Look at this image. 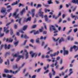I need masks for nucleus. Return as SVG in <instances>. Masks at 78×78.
I'll return each instance as SVG.
<instances>
[{
	"instance_id": "9b49d317",
	"label": "nucleus",
	"mask_w": 78,
	"mask_h": 78,
	"mask_svg": "<svg viewBox=\"0 0 78 78\" xmlns=\"http://www.w3.org/2000/svg\"><path fill=\"white\" fill-rule=\"evenodd\" d=\"M21 38H24V39H28V38H29V37L25 34L24 35H23V34H22L21 36Z\"/></svg>"
},
{
	"instance_id": "5fc2aeb1",
	"label": "nucleus",
	"mask_w": 78,
	"mask_h": 78,
	"mask_svg": "<svg viewBox=\"0 0 78 78\" xmlns=\"http://www.w3.org/2000/svg\"><path fill=\"white\" fill-rule=\"evenodd\" d=\"M77 31L78 29L77 28L75 29L74 30V33H76V32Z\"/></svg>"
},
{
	"instance_id": "774afa93",
	"label": "nucleus",
	"mask_w": 78,
	"mask_h": 78,
	"mask_svg": "<svg viewBox=\"0 0 78 78\" xmlns=\"http://www.w3.org/2000/svg\"><path fill=\"white\" fill-rule=\"evenodd\" d=\"M67 20L68 21H70L71 20V19H70V17H68L67 19Z\"/></svg>"
},
{
	"instance_id": "423d86ee",
	"label": "nucleus",
	"mask_w": 78,
	"mask_h": 78,
	"mask_svg": "<svg viewBox=\"0 0 78 78\" xmlns=\"http://www.w3.org/2000/svg\"><path fill=\"white\" fill-rule=\"evenodd\" d=\"M14 37V35H13L12 36V38H9V39L7 38L6 40L7 42H12L13 41V38Z\"/></svg>"
},
{
	"instance_id": "a878e982",
	"label": "nucleus",
	"mask_w": 78,
	"mask_h": 78,
	"mask_svg": "<svg viewBox=\"0 0 78 78\" xmlns=\"http://www.w3.org/2000/svg\"><path fill=\"white\" fill-rule=\"evenodd\" d=\"M72 2L76 4L77 3V5H78V0H72Z\"/></svg>"
},
{
	"instance_id": "69168bd1",
	"label": "nucleus",
	"mask_w": 78,
	"mask_h": 78,
	"mask_svg": "<svg viewBox=\"0 0 78 78\" xmlns=\"http://www.w3.org/2000/svg\"><path fill=\"white\" fill-rule=\"evenodd\" d=\"M30 42H32V43H34V40L33 39H32L30 40Z\"/></svg>"
},
{
	"instance_id": "cd10ccee",
	"label": "nucleus",
	"mask_w": 78,
	"mask_h": 78,
	"mask_svg": "<svg viewBox=\"0 0 78 78\" xmlns=\"http://www.w3.org/2000/svg\"><path fill=\"white\" fill-rule=\"evenodd\" d=\"M48 3L49 5H50V4H53V3L51 0H49L48 1Z\"/></svg>"
},
{
	"instance_id": "dca6fc26",
	"label": "nucleus",
	"mask_w": 78,
	"mask_h": 78,
	"mask_svg": "<svg viewBox=\"0 0 78 78\" xmlns=\"http://www.w3.org/2000/svg\"><path fill=\"white\" fill-rule=\"evenodd\" d=\"M4 32H5L6 33H9V30L8 29V28H6L5 27H4Z\"/></svg>"
},
{
	"instance_id": "58836bf2",
	"label": "nucleus",
	"mask_w": 78,
	"mask_h": 78,
	"mask_svg": "<svg viewBox=\"0 0 78 78\" xmlns=\"http://www.w3.org/2000/svg\"><path fill=\"white\" fill-rule=\"evenodd\" d=\"M43 6H44L45 7H46V8H47L49 6V5H47V4H45L44 3H43Z\"/></svg>"
},
{
	"instance_id": "f257e3e1",
	"label": "nucleus",
	"mask_w": 78,
	"mask_h": 78,
	"mask_svg": "<svg viewBox=\"0 0 78 78\" xmlns=\"http://www.w3.org/2000/svg\"><path fill=\"white\" fill-rule=\"evenodd\" d=\"M5 47V49H9L10 48V44H9L8 46L7 47V45L6 44H5V45L3 44H2L1 45V47L0 48V51L2 50V48L4 46ZM2 53L0 52V55H2Z\"/></svg>"
},
{
	"instance_id": "8fccbe9b",
	"label": "nucleus",
	"mask_w": 78,
	"mask_h": 78,
	"mask_svg": "<svg viewBox=\"0 0 78 78\" xmlns=\"http://www.w3.org/2000/svg\"><path fill=\"white\" fill-rule=\"evenodd\" d=\"M4 36V34H1V32L0 31V37H2Z\"/></svg>"
},
{
	"instance_id": "412c9836",
	"label": "nucleus",
	"mask_w": 78,
	"mask_h": 78,
	"mask_svg": "<svg viewBox=\"0 0 78 78\" xmlns=\"http://www.w3.org/2000/svg\"><path fill=\"white\" fill-rule=\"evenodd\" d=\"M42 69L41 68H39L34 70L35 72H37V73H39L41 72V70Z\"/></svg>"
},
{
	"instance_id": "b1692460",
	"label": "nucleus",
	"mask_w": 78,
	"mask_h": 78,
	"mask_svg": "<svg viewBox=\"0 0 78 78\" xmlns=\"http://www.w3.org/2000/svg\"><path fill=\"white\" fill-rule=\"evenodd\" d=\"M31 17H30L27 18L26 20H25L24 21L27 22H28V21H31Z\"/></svg>"
},
{
	"instance_id": "4be33fe9",
	"label": "nucleus",
	"mask_w": 78,
	"mask_h": 78,
	"mask_svg": "<svg viewBox=\"0 0 78 78\" xmlns=\"http://www.w3.org/2000/svg\"><path fill=\"white\" fill-rule=\"evenodd\" d=\"M6 9L5 8H2L1 11L2 13H5L6 12Z\"/></svg>"
},
{
	"instance_id": "e433bc0d",
	"label": "nucleus",
	"mask_w": 78,
	"mask_h": 78,
	"mask_svg": "<svg viewBox=\"0 0 78 78\" xmlns=\"http://www.w3.org/2000/svg\"><path fill=\"white\" fill-rule=\"evenodd\" d=\"M10 31H10V34L11 35H12L13 34V31H12V30L11 28H10Z\"/></svg>"
},
{
	"instance_id": "79ce46f5",
	"label": "nucleus",
	"mask_w": 78,
	"mask_h": 78,
	"mask_svg": "<svg viewBox=\"0 0 78 78\" xmlns=\"http://www.w3.org/2000/svg\"><path fill=\"white\" fill-rule=\"evenodd\" d=\"M36 42L39 44V38H37L36 40Z\"/></svg>"
},
{
	"instance_id": "680f3d73",
	"label": "nucleus",
	"mask_w": 78,
	"mask_h": 78,
	"mask_svg": "<svg viewBox=\"0 0 78 78\" xmlns=\"http://www.w3.org/2000/svg\"><path fill=\"white\" fill-rule=\"evenodd\" d=\"M45 58H50V56L48 55H46L45 56Z\"/></svg>"
},
{
	"instance_id": "f03ea898",
	"label": "nucleus",
	"mask_w": 78,
	"mask_h": 78,
	"mask_svg": "<svg viewBox=\"0 0 78 78\" xmlns=\"http://www.w3.org/2000/svg\"><path fill=\"white\" fill-rule=\"evenodd\" d=\"M30 55H31V58H36V56H37V53H34L33 51H31L30 52Z\"/></svg>"
},
{
	"instance_id": "72a5a7b5",
	"label": "nucleus",
	"mask_w": 78,
	"mask_h": 78,
	"mask_svg": "<svg viewBox=\"0 0 78 78\" xmlns=\"http://www.w3.org/2000/svg\"><path fill=\"white\" fill-rule=\"evenodd\" d=\"M13 69H17V65L16 64L13 66Z\"/></svg>"
},
{
	"instance_id": "49530a36",
	"label": "nucleus",
	"mask_w": 78,
	"mask_h": 78,
	"mask_svg": "<svg viewBox=\"0 0 78 78\" xmlns=\"http://www.w3.org/2000/svg\"><path fill=\"white\" fill-rule=\"evenodd\" d=\"M49 75L50 78H52V74H51V73H49Z\"/></svg>"
},
{
	"instance_id": "a18cd8bd",
	"label": "nucleus",
	"mask_w": 78,
	"mask_h": 78,
	"mask_svg": "<svg viewBox=\"0 0 78 78\" xmlns=\"http://www.w3.org/2000/svg\"><path fill=\"white\" fill-rule=\"evenodd\" d=\"M13 57H17V56H18V55H17V54H12V55Z\"/></svg>"
},
{
	"instance_id": "4c0bfd02",
	"label": "nucleus",
	"mask_w": 78,
	"mask_h": 78,
	"mask_svg": "<svg viewBox=\"0 0 78 78\" xmlns=\"http://www.w3.org/2000/svg\"><path fill=\"white\" fill-rule=\"evenodd\" d=\"M65 75V73H64L63 72H62L61 74V73L59 74V76H61L62 75L63 76H64Z\"/></svg>"
},
{
	"instance_id": "6ab92c4d",
	"label": "nucleus",
	"mask_w": 78,
	"mask_h": 78,
	"mask_svg": "<svg viewBox=\"0 0 78 78\" xmlns=\"http://www.w3.org/2000/svg\"><path fill=\"white\" fill-rule=\"evenodd\" d=\"M18 57L19 58H17L16 60L17 62L19 61V60H20V58H23V55H18Z\"/></svg>"
},
{
	"instance_id": "338daca9",
	"label": "nucleus",
	"mask_w": 78,
	"mask_h": 78,
	"mask_svg": "<svg viewBox=\"0 0 78 78\" xmlns=\"http://www.w3.org/2000/svg\"><path fill=\"white\" fill-rule=\"evenodd\" d=\"M60 64H62V59H61L60 60Z\"/></svg>"
},
{
	"instance_id": "a211bd4d",
	"label": "nucleus",
	"mask_w": 78,
	"mask_h": 78,
	"mask_svg": "<svg viewBox=\"0 0 78 78\" xmlns=\"http://www.w3.org/2000/svg\"><path fill=\"white\" fill-rule=\"evenodd\" d=\"M52 29L53 30H54V33H58V30H56V28L54 27V26L52 25Z\"/></svg>"
},
{
	"instance_id": "4468645a",
	"label": "nucleus",
	"mask_w": 78,
	"mask_h": 78,
	"mask_svg": "<svg viewBox=\"0 0 78 78\" xmlns=\"http://www.w3.org/2000/svg\"><path fill=\"white\" fill-rule=\"evenodd\" d=\"M3 77H7L8 78H12V76H10L9 75V74H6L5 75V74H4L3 75Z\"/></svg>"
},
{
	"instance_id": "de8ad7c7",
	"label": "nucleus",
	"mask_w": 78,
	"mask_h": 78,
	"mask_svg": "<svg viewBox=\"0 0 78 78\" xmlns=\"http://www.w3.org/2000/svg\"><path fill=\"white\" fill-rule=\"evenodd\" d=\"M49 72H50V71H49L48 70H47L44 72V74H45V73H48Z\"/></svg>"
},
{
	"instance_id": "864d4df0",
	"label": "nucleus",
	"mask_w": 78,
	"mask_h": 78,
	"mask_svg": "<svg viewBox=\"0 0 78 78\" xmlns=\"http://www.w3.org/2000/svg\"><path fill=\"white\" fill-rule=\"evenodd\" d=\"M12 10V8H10V9H8L7 10V12H10V11Z\"/></svg>"
},
{
	"instance_id": "2eb2a0df",
	"label": "nucleus",
	"mask_w": 78,
	"mask_h": 78,
	"mask_svg": "<svg viewBox=\"0 0 78 78\" xmlns=\"http://www.w3.org/2000/svg\"><path fill=\"white\" fill-rule=\"evenodd\" d=\"M55 63L54 64V65L55 66V68L56 69H58V67H59V65H57L58 64V61L57 60L55 61Z\"/></svg>"
},
{
	"instance_id": "9d476101",
	"label": "nucleus",
	"mask_w": 78,
	"mask_h": 78,
	"mask_svg": "<svg viewBox=\"0 0 78 78\" xmlns=\"http://www.w3.org/2000/svg\"><path fill=\"white\" fill-rule=\"evenodd\" d=\"M44 17L45 18V19L46 22H47L48 23H49V22H51V20H48L47 15H45L44 16Z\"/></svg>"
},
{
	"instance_id": "aec40b11",
	"label": "nucleus",
	"mask_w": 78,
	"mask_h": 78,
	"mask_svg": "<svg viewBox=\"0 0 78 78\" xmlns=\"http://www.w3.org/2000/svg\"><path fill=\"white\" fill-rule=\"evenodd\" d=\"M27 28H28V26H24L23 27L22 30H23V31H25V30H26L27 29Z\"/></svg>"
},
{
	"instance_id": "6e6d98bb",
	"label": "nucleus",
	"mask_w": 78,
	"mask_h": 78,
	"mask_svg": "<svg viewBox=\"0 0 78 78\" xmlns=\"http://www.w3.org/2000/svg\"><path fill=\"white\" fill-rule=\"evenodd\" d=\"M27 42V40H25L23 44V45H25L26 44V43Z\"/></svg>"
},
{
	"instance_id": "393cba45",
	"label": "nucleus",
	"mask_w": 78,
	"mask_h": 78,
	"mask_svg": "<svg viewBox=\"0 0 78 78\" xmlns=\"http://www.w3.org/2000/svg\"><path fill=\"white\" fill-rule=\"evenodd\" d=\"M65 41L64 40V39L63 37H62L60 40L58 42L59 43H61V42H63Z\"/></svg>"
},
{
	"instance_id": "0eeeda50",
	"label": "nucleus",
	"mask_w": 78,
	"mask_h": 78,
	"mask_svg": "<svg viewBox=\"0 0 78 78\" xmlns=\"http://www.w3.org/2000/svg\"><path fill=\"white\" fill-rule=\"evenodd\" d=\"M74 48L75 50V51H76V50H78V48L76 46L74 45L73 46V47H71L70 50V51H72V49Z\"/></svg>"
},
{
	"instance_id": "603ef678",
	"label": "nucleus",
	"mask_w": 78,
	"mask_h": 78,
	"mask_svg": "<svg viewBox=\"0 0 78 78\" xmlns=\"http://www.w3.org/2000/svg\"><path fill=\"white\" fill-rule=\"evenodd\" d=\"M36 27H37V25H34L32 26V28H36Z\"/></svg>"
},
{
	"instance_id": "c85d7f7f",
	"label": "nucleus",
	"mask_w": 78,
	"mask_h": 78,
	"mask_svg": "<svg viewBox=\"0 0 78 78\" xmlns=\"http://www.w3.org/2000/svg\"><path fill=\"white\" fill-rule=\"evenodd\" d=\"M69 72H70L69 74V75H70L71 74H72V73H73V71H72V69H70L69 70Z\"/></svg>"
},
{
	"instance_id": "13d9d810",
	"label": "nucleus",
	"mask_w": 78,
	"mask_h": 78,
	"mask_svg": "<svg viewBox=\"0 0 78 78\" xmlns=\"http://www.w3.org/2000/svg\"><path fill=\"white\" fill-rule=\"evenodd\" d=\"M55 2H56V4H59V1L57 0H55Z\"/></svg>"
},
{
	"instance_id": "6e6552de",
	"label": "nucleus",
	"mask_w": 78,
	"mask_h": 78,
	"mask_svg": "<svg viewBox=\"0 0 78 78\" xmlns=\"http://www.w3.org/2000/svg\"><path fill=\"white\" fill-rule=\"evenodd\" d=\"M63 50L64 55V56H65V55H69V51H68V50H66L65 48H63Z\"/></svg>"
},
{
	"instance_id": "f8f14e48",
	"label": "nucleus",
	"mask_w": 78,
	"mask_h": 78,
	"mask_svg": "<svg viewBox=\"0 0 78 78\" xmlns=\"http://www.w3.org/2000/svg\"><path fill=\"white\" fill-rule=\"evenodd\" d=\"M24 52L26 53L25 54V58L26 59H27L28 58H29V55H28V52H27V50H25L24 51Z\"/></svg>"
},
{
	"instance_id": "052dcab7",
	"label": "nucleus",
	"mask_w": 78,
	"mask_h": 78,
	"mask_svg": "<svg viewBox=\"0 0 78 78\" xmlns=\"http://www.w3.org/2000/svg\"><path fill=\"white\" fill-rule=\"evenodd\" d=\"M2 62H3V60L1 59V57H0V64H2Z\"/></svg>"
},
{
	"instance_id": "e2e57ef3",
	"label": "nucleus",
	"mask_w": 78,
	"mask_h": 78,
	"mask_svg": "<svg viewBox=\"0 0 78 78\" xmlns=\"http://www.w3.org/2000/svg\"><path fill=\"white\" fill-rule=\"evenodd\" d=\"M54 65H55L54 63H52V64L51 65V67H54Z\"/></svg>"
},
{
	"instance_id": "20e7f679",
	"label": "nucleus",
	"mask_w": 78,
	"mask_h": 78,
	"mask_svg": "<svg viewBox=\"0 0 78 78\" xmlns=\"http://www.w3.org/2000/svg\"><path fill=\"white\" fill-rule=\"evenodd\" d=\"M59 53V52L58 51L57 52L54 53L53 54H51L50 56L51 57H55V56H56V55H58Z\"/></svg>"
},
{
	"instance_id": "ddd939ff",
	"label": "nucleus",
	"mask_w": 78,
	"mask_h": 78,
	"mask_svg": "<svg viewBox=\"0 0 78 78\" xmlns=\"http://www.w3.org/2000/svg\"><path fill=\"white\" fill-rule=\"evenodd\" d=\"M34 33V34L36 35V34H39V32L38 31H36L35 30H33L30 32V33Z\"/></svg>"
},
{
	"instance_id": "bf43d9fd",
	"label": "nucleus",
	"mask_w": 78,
	"mask_h": 78,
	"mask_svg": "<svg viewBox=\"0 0 78 78\" xmlns=\"http://www.w3.org/2000/svg\"><path fill=\"white\" fill-rule=\"evenodd\" d=\"M25 63H23L21 66V67H23V66H25Z\"/></svg>"
},
{
	"instance_id": "7ed1b4c3",
	"label": "nucleus",
	"mask_w": 78,
	"mask_h": 78,
	"mask_svg": "<svg viewBox=\"0 0 78 78\" xmlns=\"http://www.w3.org/2000/svg\"><path fill=\"white\" fill-rule=\"evenodd\" d=\"M42 9H39V11L38 12V14L40 17H41L42 18H43L44 17V15L43 14H44V12H42Z\"/></svg>"
},
{
	"instance_id": "a19ab883",
	"label": "nucleus",
	"mask_w": 78,
	"mask_h": 78,
	"mask_svg": "<svg viewBox=\"0 0 78 78\" xmlns=\"http://www.w3.org/2000/svg\"><path fill=\"white\" fill-rule=\"evenodd\" d=\"M52 75H55V71L53 69H52Z\"/></svg>"
},
{
	"instance_id": "5701e85b",
	"label": "nucleus",
	"mask_w": 78,
	"mask_h": 78,
	"mask_svg": "<svg viewBox=\"0 0 78 78\" xmlns=\"http://www.w3.org/2000/svg\"><path fill=\"white\" fill-rule=\"evenodd\" d=\"M19 41H16L14 43V44L15 46V47H16L19 44Z\"/></svg>"
},
{
	"instance_id": "2f4dec72",
	"label": "nucleus",
	"mask_w": 78,
	"mask_h": 78,
	"mask_svg": "<svg viewBox=\"0 0 78 78\" xmlns=\"http://www.w3.org/2000/svg\"><path fill=\"white\" fill-rule=\"evenodd\" d=\"M17 3H18V2L16 1V2H14L12 4H11V5L12 6H14V5H16L17 4Z\"/></svg>"
},
{
	"instance_id": "f704fd0d",
	"label": "nucleus",
	"mask_w": 78,
	"mask_h": 78,
	"mask_svg": "<svg viewBox=\"0 0 78 78\" xmlns=\"http://www.w3.org/2000/svg\"><path fill=\"white\" fill-rule=\"evenodd\" d=\"M48 67H49V65H48L47 67H44V69L46 70L47 69H48Z\"/></svg>"
},
{
	"instance_id": "473e14b6",
	"label": "nucleus",
	"mask_w": 78,
	"mask_h": 78,
	"mask_svg": "<svg viewBox=\"0 0 78 78\" xmlns=\"http://www.w3.org/2000/svg\"><path fill=\"white\" fill-rule=\"evenodd\" d=\"M44 11L45 13L47 12H50V10H49V9L48 10L47 9H45Z\"/></svg>"
},
{
	"instance_id": "4d7b16f0",
	"label": "nucleus",
	"mask_w": 78,
	"mask_h": 78,
	"mask_svg": "<svg viewBox=\"0 0 78 78\" xmlns=\"http://www.w3.org/2000/svg\"><path fill=\"white\" fill-rule=\"evenodd\" d=\"M60 59V57H57L56 58V60L55 61H58V60H59Z\"/></svg>"
},
{
	"instance_id": "37998d69",
	"label": "nucleus",
	"mask_w": 78,
	"mask_h": 78,
	"mask_svg": "<svg viewBox=\"0 0 78 78\" xmlns=\"http://www.w3.org/2000/svg\"><path fill=\"white\" fill-rule=\"evenodd\" d=\"M72 31V29H70L68 32L67 33V34H69V33H71Z\"/></svg>"
},
{
	"instance_id": "c9c22d12",
	"label": "nucleus",
	"mask_w": 78,
	"mask_h": 78,
	"mask_svg": "<svg viewBox=\"0 0 78 78\" xmlns=\"http://www.w3.org/2000/svg\"><path fill=\"white\" fill-rule=\"evenodd\" d=\"M7 62H5V65H7V64L9 65V60H7Z\"/></svg>"
},
{
	"instance_id": "c03bdc74",
	"label": "nucleus",
	"mask_w": 78,
	"mask_h": 78,
	"mask_svg": "<svg viewBox=\"0 0 78 78\" xmlns=\"http://www.w3.org/2000/svg\"><path fill=\"white\" fill-rule=\"evenodd\" d=\"M53 39L54 41H55V42H57V41H58V40L59 39V38H58L57 39H56L55 38H53Z\"/></svg>"
},
{
	"instance_id": "09e8293b",
	"label": "nucleus",
	"mask_w": 78,
	"mask_h": 78,
	"mask_svg": "<svg viewBox=\"0 0 78 78\" xmlns=\"http://www.w3.org/2000/svg\"><path fill=\"white\" fill-rule=\"evenodd\" d=\"M44 28L43 27H41V29H39L40 32H42Z\"/></svg>"
},
{
	"instance_id": "7c9ffc66",
	"label": "nucleus",
	"mask_w": 78,
	"mask_h": 78,
	"mask_svg": "<svg viewBox=\"0 0 78 78\" xmlns=\"http://www.w3.org/2000/svg\"><path fill=\"white\" fill-rule=\"evenodd\" d=\"M22 20V18H20L19 19V20H16V22H18V23H20V22H21V20Z\"/></svg>"
},
{
	"instance_id": "1a4fd4ad",
	"label": "nucleus",
	"mask_w": 78,
	"mask_h": 78,
	"mask_svg": "<svg viewBox=\"0 0 78 78\" xmlns=\"http://www.w3.org/2000/svg\"><path fill=\"white\" fill-rule=\"evenodd\" d=\"M20 71V69H19L16 71H12V70H10V73H12L13 74H16V73H17L19 72Z\"/></svg>"
},
{
	"instance_id": "3c124183",
	"label": "nucleus",
	"mask_w": 78,
	"mask_h": 78,
	"mask_svg": "<svg viewBox=\"0 0 78 78\" xmlns=\"http://www.w3.org/2000/svg\"><path fill=\"white\" fill-rule=\"evenodd\" d=\"M5 73H9V70L5 69Z\"/></svg>"
},
{
	"instance_id": "bb28decb",
	"label": "nucleus",
	"mask_w": 78,
	"mask_h": 78,
	"mask_svg": "<svg viewBox=\"0 0 78 78\" xmlns=\"http://www.w3.org/2000/svg\"><path fill=\"white\" fill-rule=\"evenodd\" d=\"M25 12V9H23L22 11H21L20 12L21 15H23V13Z\"/></svg>"
},
{
	"instance_id": "f3484780",
	"label": "nucleus",
	"mask_w": 78,
	"mask_h": 78,
	"mask_svg": "<svg viewBox=\"0 0 78 78\" xmlns=\"http://www.w3.org/2000/svg\"><path fill=\"white\" fill-rule=\"evenodd\" d=\"M35 11V9H33L31 10V14H32V17H34V12Z\"/></svg>"
},
{
	"instance_id": "ea45409f",
	"label": "nucleus",
	"mask_w": 78,
	"mask_h": 78,
	"mask_svg": "<svg viewBox=\"0 0 78 78\" xmlns=\"http://www.w3.org/2000/svg\"><path fill=\"white\" fill-rule=\"evenodd\" d=\"M52 60H51L52 61V62H55V59H56V58H51Z\"/></svg>"
},
{
	"instance_id": "0e129e2a",
	"label": "nucleus",
	"mask_w": 78,
	"mask_h": 78,
	"mask_svg": "<svg viewBox=\"0 0 78 78\" xmlns=\"http://www.w3.org/2000/svg\"><path fill=\"white\" fill-rule=\"evenodd\" d=\"M74 58H77V60H78V55H76L74 56Z\"/></svg>"
},
{
	"instance_id": "c756f323",
	"label": "nucleus",
	"mask_w": 78,
	"mask_h": 78,
	"mask_svg": "<svg viewBox=\"0 0 78 78\" xmlns=\"http://www.w3.org/2000/svg\"><path fill=\"white\" fill-rule=\"evenodd\" d=\"M46 39H47V37H43V36H41L40 37V39L41 40H45Z\"/></svg>"
},
{
	"instance_id": "39448f33",
	"label": "nucleus",
	"mask_w": 78,
	"mask_h": 78,
	"mask_svg": "<svg viewBox=\"0 0 78 78\" xmlns=\"http://www.w3.org/2000/svg\"><path fill=\"white\" fill-rule=\"evenodd\" d=\"M19 14H17L16 12H14L13 15V16L15 17V19H19Z\"/></svg>"
}]
</instances>
